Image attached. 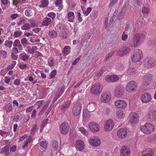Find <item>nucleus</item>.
Returning a JSON list of instances; mask_svg holds the SVG:
<instances>
[{
	"label": "nucleus",
	"instance_id": "obj_1",
	"mask_svg": "<svg viewBox=\"0 0 156 156\" xmlns=\"http://www.w3.org/2000/svg\"><path fill=\"white\" fill-rule=\"evenodd\" d=\"M145 39L144 35L143 34H135L133 37L129 39L127 44L132 47H135L141 43Z\"/></svg>",
	"mask_w": 156,
	"mask_h": 156
},
{
	"label": "nucleus",
	"instance_id": "obj_2",
	"mask_svg": "<svg viewBox=\"0 0 156 156\" xmlns=\"http://www.w3.org/2000/svg\"><path fill=\"white\" fill-rule=\"evenodd\" d=\"M141 130L144 133L149 134L154 130V127L151 124L146 123L140 127Z\"/></svg>",
	"mask_w": 156,
	"mask_h": 156
},
{
	"label": "nucleus",
	"instance_id": "obj_3",
	"mask_svg": "<svg viewBox=\"0 0 156 156\" xmlns=\"http://www.w3.org/2000/svg\"><path fill=\"white\" fill-rule=\"evenodd\" d=\"M137 83L134 81H131L128 83L126 87V90L129 92L134 91L137 88Z\"/></svg>",
	"mask_w": 156,
	"mask_h": 156
},
{
	"label": "nucleus",
	"instance_id": "obj_4",
	"mask_svg": "<svg viewBox=\"0 0 156 156\" xmlns=\"http://www.w3.org/2000/svg\"><path fill=\"white\" fill-rule=\"evenodd\" d=\"M142 52L140 50L135 49L134 52L133 57V61L134 62L139 61L143 57Z\"/></svg>",
	"mask_w": 156,
	"mask_h": 156
},
{
	"label": "nucleus",
	"instance_id": "obj_5",
	"mask_svg": "<svg viewBox=\"0 0 156 156\" xmlns=\"http://www.w3.org/2000/svg\"><path fill=\"white\" fill-rule=\"evenodd\" d=\"M111 98V94L108 91L102 93L101 96V101L105 103L109 102Z\"/></svg>",
	"mask_w": 156,
	"mask_h": 156
},
{
	"label": "nucleus",
	"instance_id": "obj_6",
	"mask_svg": "<svg viewBox=\"0 0 156 156\" xmlns=\"http://www.w3.org/2000/svg\"><path fill=\"white\" fill-rule=\"evenodd\" d=\"M144 65L147 68H151L154 66L155 64V61L151 58H146L144 61Z\"/></svg>",
	"mask_w": 156,
	"mask_h": 156
},
{
	"label": "nucleus",
	"instance_id": "obj_7",
	"mask_svg": "<svg viewBox=\"0 0 156 156\" xmlns=\"http://www.w3.org/2000/svg\"><path fill=\"white\" fill-rule=\"evenodd\" d=\"M82 108V105L79 102L76 103L73 106L72 112L73 114L75 116H78L80 114Z\"/></svg>",
	"mask_w": 156,
	"mask_h": 156
},
{
	"label": "nucleus",
	"instance_id": "obj_8",
	"mask_svg": "<svg viewBox=\"0 0 156 156\" xmlns=\"http://www.w3.org/2000/svg\"><path fill=\"white\" fill-rule=\"evenodd\" d=\"M152 75L150 73H147L144 77L143 80V86H147L151 82L152 78Z\"/></svg>",
	"mask_w": 156,
	"mask_h": 156
},
{
	"label": "nucleus",
	"instance_id": "obj_9",
	"mask_svg": "<svg viewBox=\"0 0 156 156\" xmlns=\"http://www.w3.org/2000/svg\"><path fill=\"white\" fill-rule=\"evenodd\" d=\"M114 125L113 121L112 119H109L106 121L104 126V129L106 131H111Z\"/></svg>",
	"mask_w": 156,
	"mask_h": 156
},
{
	"label": "nucleus",
	"instance_id": "obj_10",
	"mask_svg": "<svg viewBox=\"0 0 156 156\" xmlns=\"http://www.w3.org/2000/svg\"><path fill=\"white\" fill-rule=\"evenodd\" d=\"M139 119V114L132 112L130 114L129 121L131 124L137 123Z\"/></svg>",
	"mask_w": 156,
	"mask_h": 156
},
{
	"label": "nucleus",
	"instance_id": "obj_11",
	"mask_svg": "<svg viewBox=\"0 0 156 156\" xmlns=\"http://www.w3.org/2000/svg\"><path fill=\"white\" fill-rule=\"evenodd\" d=\"M142 101L145 103H147L151 101V97L150 94L146 93L143 94L141 97Z\"/></svg>",
	"mask_w": 156,
	"mask_h": 156
},
{
	"label": "nucleus",
	"instance_id": "obj_12",
	"mask_svg": "<svg viewBox=\"0 0 156 156\" xmlns=\"http://www.w3.org/2000/svg\"><path fill=\"white\" fill-rule=\"evenodd\" d=\"M61 131V133L65 134H67L69 130V124L67 123L64 122L60 126Z\"/></svg>",
	"mask_w": 156,
	"mask_h": 156
},
{
	"label": "nucleus",
	"instance_id": "obj_13",
	"mask_svg": "<svg viewBox=\"0 0 156 156\" xmlns=\"http://www.w3.org/2000/svg\"><path fill=\"white\" fill-rule=\"evenodd\" d=\"M85 145L84 142L82 140H77L76 143L75 147L77 150L81 151L84 149Z\"/></svg>",
	"mask_w": 156,
	"mask_h": 156
},
{
	"label": "nucleus",
	"instance_id": "obj_14",
	"mask_svg": "<svg viewBox=\"0 0 156 156\" xmlns=\"http://www.w3.org/2000/svg\"><path fill=\"white\" fill-rule=\"evenodd\" d=\"M121 156H129L130 155V149L125 146H122L120 151Z\"/></svg>",
	"mask_w": 156,
	"mask_h": 156
},
{
	"label": "nucleus",
	"instance_id": "obj_15",
	"mask_svg": "<svg viewBox=\"0 0 156 156\" xmlns=\"http://www.w3.org/2000/svg\"><path fill=\"white\" fill-rule=\"evenodd\" d=\"M124 93V89L122 86H119L116 87L115 89V96L119 97L122 96Z\"/></svg>",
	"mask_w": 156,
	"mask_h": 156
},
{
	"label": "nucleus",
	"instance_id": "obj_16",
	"mask_svg": "<svg viewBox=\"0 0 156 156\" xmlns=\"http://www.w3.org/2000/svg\"><path fill=\"white\" fill-rule=\"evenodd\" d=\"M117 136L120 138H124L127 136L126 129H121L117 132Z\"/></svg>",
	"mask_w": 156,
	"mask_h": 156
},
{
	"label": "nucleus",
	"instance_id": "obj_17",
	"mask_svg": "<svg viewBox=\"0 0 156 156\" xmlns=\"http://www.w3.org/2000/svg\"><path fill=\"white\" fill-rule=\"evenodd\" d=\"M88 126L90 129L93 132L98 131V123L95 122H92L88 124Z\"/></svg>",
	"mask_w": 156,
	"mask_h": 156
},
{
	"label": "nucleus",
	"instance_id": "obj_18",
	"mask_svg": "<svg viewBox=\"0 0 156 156\" xmlns=\"http://www.w3.org/2000/svg\"><path fill=\"white\" fill-rule=\"evenodd\" d=\"M115 105L118 108H124L126 106V103L123 100H118L115 101Z\"/></svg>",
	"mask_w": 156,
	"mask_h": 156
},
{
	"label": "nucleus",
	"instance_id": "obj_19",
	"mask_svg": "<svg viewBox=\"0 0 156 156\" xmlns=\"http://www.w3.org/2000/svg\"><path fill=\"white\" fill-rule=\"evenodd\" d=\"M37 49V47L36 46H28L27 47L26 50L28 53L32 54L35 52V51Z\"/></svg>",
	"mask_w": 156,
	"mask_h": 156
},
{
	"label": "nucleus",
	"instance_id": "obj_20",
	"mask_svg": "<svg viewBox=\"0 0 156 156\" xmlns=\"http://www.w3.org/2000/svg\"><path fill=\"white\" fill-rule=\"evenodd\" d=\"M153 154V150L150 148L145 150L141 153L142 156H152Z\"/></svg>",
	"mask_w": 156,
	"mask_h": 156
},
{
	"label": "nucleus",
	"instance_id": "obj_21",
	"mask_svg": "<svg viewBox=\"0 0 156 156\" xmlns=\"http://www.w3.org/2000/svg\"><path fill=\"white\" fill-rule=\"evenodd\" d=\"M68 20L70 22H73L75 19L74 14L72 12H69L67 14Z\"/></svg>",
	"mask_w": 156,
	"mask_h": 156
},
{
	"label": "nucleus",
	"instance_id": "obj_22",
	"mask_svg": "<svg viewBox=\"0 0 156 156\" xmlns=\"http://www.w3.org/2000/svg\"><path fill=\"white\" fill-rule=\"evenodd\" d=\"M119 80V77L115 75H113L107 77L106 78V80L108 81H111L112 82L117 81Z\"/></svg>",
	"mask_w": 156,
	"mask_h": 156
},
{
	"label": "nucleus",
	"instance_id": "obj_23",
	"mask_svg": "<svg viewBox=\"0 0 156 156\" xmlns=\"http://www.w3.org/2000/svg\"><path fill=\"white\" fill-rule=\"evenodd\" d=\"M83 122H87L90 120V116L87 114L86 111H83Z\"/></svg>",
	"mask_w": 156,
	"mask_h": 156
},
{
	"label": "nucleus",
	"instance_id": "obj_24",
	"mask_svg": "<svg viewBox=\"0 0 156 156\" xmlns=\"http://www.w3.org/2000/svg\"><path fill=\"white\" fill-rule=\"evenodd\" d=\"M149 118L154 123L156 122V110L152 111L151 114L149 116Z\"/></svg>",
	"mask_w": 156,
	"mask_h": 156
},
{
	"label": "nucleus",
	"instance_id": "obj_25",
	"mask_svg": "<svg viewBox=\"0 0 156 156\" xmlns=\"http://www.w3.org/2000/svg\"><path fill=\"white\" fill-rule=\"evenodd\" d=\"M70 52V47L69 46H65L62 51V53L64 56L68 55Z\"/></svg>",
	"mask_w": 156,
	"mask_h": 156
},
{
	"label": "nucleus",
	"instance_id": "obj_26",
	"mask_svg": "<svg viewBox=\"0 0 156 156\" xmlns=\"http://www.w3.org/2000/svg\"><path fill=\"white\" fill-rule=\"evenodd\" d=\"M126 8L125 7H123L120 12L119 13L117 16V19H121L123 18L125 14Z\"/></svg>",
	"mask_w": 156,
	"mask_h": 156
},
{
	"label": "nucleus",
	"instance_id": "obj_27",
	"mask_svg": "<svg viewBox=\"0 0 156 156\" xmlns=\"http://www.w3.org/2000/svg\"><path fill=\"white\" fill-rule=\"evenodd\" d=\"M33 11L30 8H28L25 11V14L27 17H31L33 15Z\"/></svg>",
	"mask_w": 156,
	"mask_h": 156
},
{
	"label": "nucleus",
	"instance_id": "obj_28",
	"mask_svg": "<svg viewBox=\"0 0 156 156\" xmlns=\"http://www.w3.org/2000/svg\"><path fill=\"white\" fill-rule=\"evenodd\" d=\"M79 130L83 135L87 136L89 135L88 131L86 129L82 127H80L78 128Z\"/></svg>",
	"mask_w": 156,
	"mask_h": 156
},
{
	"label": "nucleus",
	"instance_id": "obj_29",
	"mask_svg": "<svg viewBox=\"0 0 156 156\" xmlns=\"http://www.w3.org/2000/svg\"><path fill=\"white\" fill-rule=\"evenodd\" d=\"M51 18L46 17L44 19L42 24L44 26H48L51 23Z\"/></svg>",
	"mask_w": 156,
	"mask_h": 156
},
{
	"label": "nucleus",
	"instance_id": "obj_30",
	"mask_svg": "<svg viewBox=\"0 0 156 156\" xmlns=\"http://www.w3.org/2000/svg\"><path fill=\"white\" fill-rule=\"evenodd\" d=\"M13 46L18 47L20 51L22 50V46L20 44V41L19 39L16 40L13 42Z\"/></svg>",
	"mask_w": 156,
	"mask_h": 156
},
{
	"label": "nucleus",
	"instance_id": "obj_31",
	"mask_svg": "<svg viewBox=\"0 0 156 156\" xmlns=\"http://www.w3.org/2000/svg\"><path fill=\"white\" fill-rule=\"evenodd\" d=\"M48 65L51 67H52L54 66L55 59L52 57L49 58L48 60Z\"/></svg>",
	"mask_w": 156,
	"mask_h": 156
},
{
	"label": "nucleus",
	"instance_id": "obj_32",
	"mask_svg": "<svg viewBox=\"0 0 156 156\" xmlns=\"http://www.w3.org/2000/svg\"><path fill=\"white\" fill-rule=\"evenodd\" d=\"M55 4L57 6H58V9L61 10L63 7L62 5V0H56L55 2Z\"/></svg>",
	"mask_w": 156,
	"mask_h": 156
},
{
	"label": "nucleus",
	"instance_id": "obj_33",
	"mask_svg": "<svg viewBox=\"0 0 156 156\" xmlns=\"http://www.w3.org/2000/svg\"><path fill=\"white\" fill-rule=\"evenodd\" d=\"M90 144L93 146L97 147L98 146L97 139H91L89 140Z\"/></svg>",
	"mask_w": 156,
	"mask_h": 156
},
{
	"label": "nucleus",
	"instance_id": "obj_34",
	"mask_svg": "<svg viewBox=\"0 0 156 156\" xmlns=\"http://www.w3.org/2000/svg\"><path fill=\"white\" fill-rule=\"evenodd\" d=\"M20 56L21 57L22 60L26 61L27 60L29 57L26 53H24L20 54Z\"/></svg>",
	"mask_w": 156,
	"mask_h": 156
},
{
	"label": "nucleus",
	"instance_id": "obj_35",
	"mask_svg": "<svg viewBox=\"0 0 156 156\" xmlns=\"http://www.w3.org/2000/svg\"><path fill=\"white\" fill-rule=\"evenodd\" d=\"M136 73V70L135 68L132 67L129 68L127 71V73L129 75H134Z\"/></svg>",
	"mask_w": 156,
	"mask_h": 156
},
{
	"label": "nucleus",
	"instance_id": "obj_36",
	"mask_svg": "<svg viewBox=\"0 0 156 156\" xmlns=\"http://www.w3.org/2000/svg\"><path fill=\"white\" fill-rule=\"evenodd\" d=\"M57 32L54 30L50 31L49 33V35L50 37L52 38H55L57 36Z\"/></svg>",
	"mask_w": 156,
	"mask_h": 156
},
{
	"label": "nucleus",
	"instance_id": "obj_37",
	"mask_svg": "<svg viewBox=\"0 0 156 156\" xmlns=\"http://www.w3.org/2000/svg\"><path fill=\"white\" fill-rule=\"evenodd\" d=\"M13 44V42L10 40H6L5 42V45L9 48H10Z\"/></svg>",
	"mask_w": 156,
	"mask_h": 156
},
{
	"label": "nucleus",
	"instance_id": "obj_38",
	"mask_svg": "<svg viewBox=\"0 0 156 156\" xmlns=\"http://www.w3.org/2000/svg\"><path fill=\"white\" fill-rule=\"evenodd\" d=\"M2 151V153H5V155L7 156L10 155L9 151V149L6 147H3L1 150Z\"/></svg>",
	"mask_w": 156,
	"mask_h": 156
},
{
	"label": "nucleus",
	"instance_id": "obj_39",
	"mask_svg": "<svg viewBox=\"0 0 156 156\" xmlns=\"http://www.w3.org/2000/svg\"><path fill=\"white\" fill-rule=\"evenodd\" d=\"M7 54L5 51L1 50L0 51V56L2 59H5L7 57Z\"/></svg>",
	"mask_w": 156,
	"mask_h": 156
},
{
	"label": "nucleus",
	"instance_id": "obj_40",
	"mask_svg": "<svg viewBox=\"0 0 156 156\" xmlns=\"http://www.w3.org/2000/svg\"><path fill=\"white\" fill-rule=\"evenodd\" d=\"M96 103H90L89 105L90 107L89 108L90 111L93 112L94 111L96 108Z\"/></svg>",
	"mask_w": 156,
	"mask_h": 156
},
{
	"label": "nucleus",
	"instance_id": "obj_41",
	"mask_svg": "<svg viewBox=\"0 0 156 156\" xmlns=\"http://www.w3.org/2000/svg\"><path fill=\"white\" fill-rule=\"evenodd\" d=\"M97 86L96 85H92L91 89V91L92 94H97L98 92Z\"/></svg>",
	"mask_w": 156,
	"mask_h": 156
},
{
	"label": "nucleus",
	"instance_id": "obj_42",
	"mask_svg": "<svg viewBox=\"0 0 156 156\" xmlns=\"http://www.w3.org/2000/svg\"><path fill=\"white\" fill-rule=\"evenodd\" d=\"M124 68V66L123 65V64L121 62H119L117 63L116 65L117 69L121 71L123 70Z\"/></svg>",
	"mask_w": 156,
	"mask_h": 156
},
{
	"label": "nucleus",
	"instance_id": "obj_43",
	"mask_svg": "<svg viewBox=\"0 0 156 156\" xmlns=\"http://www.w3.org/2000/svg\"><path fill=\"white\" fill-rule=\"evenodd\" d=\"M123 48L125 55H127L130 51V49L128 47L124 46L123 47Z\"/></svg>",
	"mask_w": 156,
	"mask_h": 156
},
{
	"label": "nucleus",
	"instance_id": "obj_44",
	"mask_svg": "<svg viewBox=\"0 0 156 156\" xmlns=\"http://www.w3.org/2000/svg\"><path fill=\"white\" fill-rule=\"evenodd\" d=\"M49 0H42L40 7L43 8L46 6L48 4Z\"/></svg>",
	"mask_w": 156,
	"mask_h": 156
},
{
	"label": "nucleus",
	"instance_id": "obj_45",
	"mask_svg": "<svg viewBox=\"0 0 156 156\" xmlns=\"http://www.w3.org/2000/svg\"><path fill=\"white\" fill-rule=\"evenodd\" d=\"M1 3L4 5L9 6L11 2L9 0H1Z\"/></svg>",
	"mask_w": 156,
	"mask_h": 156
},
{
	"label": "nucleus",
	"instance_id": "obj_46",
	"mask_svg": "<svg viewBox=\"0 0 156 156\" xmlns=\"http://www.w3.org/2000/svg\"><path fill=\"white\" fill-rule=\"evenodd\" d=\"M84 14L85 16H87L91 11L92 9L91 7H88L86 10L82 9Z\"/></svg>",
	"mask_w": 156,
	"mask_h": 156
},
{
	"label": "nucleus",
	"instance_id": "obj_47",
	"mask_svg": "<svg viewBox=\"0 0 156 156\" xmlns=\"http://www.w3.org/2000/svg\"><path fill=\"white\" fill-rule=\"evenodd\" d=\"M35 35L34 36L30 37V41L32 43H34L36 42H39L40 41V39L38 38H35Z\"/></svg>",
	"mask_w": 156,
	"mask_h": 156
},
{
	"label": "nucleus",
	"instance_id": "obj_48",
	"mask_svg": "<svg viewBox=\"0 0 156 156\" xmlns=\"http://www.w3.org/2000/svg\"><path fill=\"white\" fill-rule=\"evenodd\" d=\"M21 29L23 30H27L30 28V24L28 23H25L21 27Z\"/></svg>",
	"mask_w": 156,
	"mask_h": 156
},
{
	"label": "nucleus",
	"instance_id": "obj_49",
	"mask_svg": "<svg viewBox=\"0 0 156 156\" xmlns=\"http://www.w3.org/2000/svg\"><path fill=\"white\" fill-rule=\"evenodd\" d=\"M22 34V32L20 30L16 31L14 33V35L15 37H19Z\"/></svg>",
	"mask_w": 156,
	"mask_h": 156
},
{
	"label": "nucleus",
	"instance_id": "obj_50",
	"mask_svg": "<svg viewBox=\"0 0 156 156\" xmlns=\"http://www.w3.org/2000/svg\"><path fill=\"white\" fill-rule=\"evenodd\" d=\"M40 145L43 149H46L47 148V142L46 141H42L40 142Z\"/></svg>",
	"mask_w": 156,
	"mask_h": 156
},
{
	"label": "nucleus",
	"instance_id": "obj_51",
	"mask_svg": "<svg viewBox=\"0 0 156 156\" xmlns=\"http://www.w3.org/2000/svg\"><path fill=\"white\" fill-rule=\"evenodd\" d=\"M58 143L56 140H53L52 142V147L55 150H56L58 147Z\"/></svg>",
	"mask_w": 156,
	"mask_h": 156
},
{
	"label": "nucleus",
	"instance_id": "obj_52",
	"mask_svg": "<svg viewBox=\"0 0 156 156\" xmlns=\"http://www.w3.org/2000/svg\"><path fill=\"white\" fill-rule=\"evenodd\" d=\"M19 66L20 69H23L27 67L26 64H24L22 63H20L19 64Z\"/></svg>",
	"mask_w": 156,
	"mask_h": 156
},
{
	"label": "nucleus",
	"instance_id": "obj_53",
	"mask_svg": "<svg viewBox=\"0 0 156 156\" xmlns=\"http://www.w3.org/2000/svg\"><path fill=\"white\" fill-rule=\"evenodd\" d=\"M9 134V132H6L3 130L0 131V135L4 137H6L8 134Z\"/></svg>",
	"mask_w": 156,
	"mask_h": 156
},
{
	"label": "nucleus",
	"instance_id": "obj_54",
	"mask_svg": "<svg viewBox=\"0 0 156 156\" xmlns=\"http://www.w3.org/2000/svg\"><path fill=\"white\" fill-rule=\"evenodd\" d=\"M22 44L23 46H26L28 44V41L26 38H23L21 40Z\"/></svg>",
	"mask_w": 156,
	"mask_h": 156
},
{
	"label": "nucleus",
	"instance_id": "obj_55",
	"mask_svg": "<svg viewBox=\"0 0 156 156\" xmlns=\"http://www.w3.org/2000/svg\"><path fill=\"white\" fill-rule=\"evenodd\" d=\"M57 71L56 70H53L50 73V78L52 79L54 77L56 74Z\"/></svg>",
	"mask_w": 156,
	"mask_h": 156
},
{
	"label": "nucleus",
	"instance_id": "obj_56",
	"mask_svg": "<svg viewBox=\"0 0 156 156\" xmlns=\"http://www.w3.org/2000/svg\"><path fill=\"white\" fill-rule=\"evenodd\" d=\"M149 12V9L148 8L143 7L142 8V12L143 13H148Z\"/></svg>",
	"mask_w": 156,
	"mask_h": 156
},
{
	"label": "nucleus",
	"instance_id": "obj_57",
	"mask_svg": "<svg viewBox=\"0 0 156 156\" xmlns=\"http://www.w3.org/2000/svg\"><path fill=\"white\" fill-rule=\"evenodd\" d=\"M20 80L19 79H16L13 83V84L16 86H18L21 83Z\"/></svg>",
	"mask_w": 156,
	"mask_h": 156
},
{
	"label": "nucleus",
	"instance_id": "obj_58",
	"mask_svg": "<svg viewBox=\"0 0 156 156\" xmlns=\"http://www.w3.org/2000/svg\"><path fill=\"white\" fill-rule=\"evenodd\" d=\"M5 109L7 112H9L12 110V106L10 104H8L6 106Z\"/></svg>",
	"mask_w": 156,
	"mask_h": 156
},
{
	"label": "nucleus",
	"instance_id": "obj_59",
	"mask_svg": "<svg viewBox=\"0 0 156 156\" xmlns=\"http://www.w3.org/2000/svg\"><path fill=\"white\" fill-rule=\"evenodd\" d=\"M128 37V36L126 34L125 32H123L122 35L121 39L122 40L125 41L126 40Z\"/></svg>",
	"mask_w": 156,
	"mask_h": 156
},
{
	"label": "nucleus",
	"instance_id": "obj_60",
	"mask_svg": "<svg viewBox=\"0 0 156 156\" xmlns=\"http://www.w3.org/2000/svg\"><path fill=\"white\" fill-rule=\"evenodd\" d=\"M114 53V51H111L110 53L108 54V55L106 56L105 58V60H106L108 58H111L112 56L113 55Z\"/></svg>",
	"mask_w": 156,
	"mask_h": 156
},
{
	"label": "nucleus",
	"instance_id": "obj_61",
	"mask_svg": "<svg viewBox=\"0 0 156 156\" xmlns=\"http://www.w3.org/2000/svg\"><path fill=\"white\" fill-rule=\"evenodd\" d=\"M48 16L51 18L52 19L55 18L56 16L54 12H51L48 13L47 15Z\"/></svg>",
	"mask_w": 156,
	"mask_h": 156
},
{
	"label": "nucleus",
	"instance_id": "obj_62",
	"mask_svg": "<svg viewBox=\"0 0 156 156\" xmlns=\"http://www.w3.org/2000/svg\"><path fill=\"white\" fill-rule=\"evenodd\" d=\"M118 0H111V2L109 4V7L113 6L117 2Z\"/></svg>",
	"mask_w": 156,
	"mask_h": 156
},
{
	"label": "nucleus",
	"instance_id": "obj_63",
	"mask_svg": "<svg viewBox=\"0 0 156 156\" xmlns=\"http://www.w3.org/2000/svg\"><path fill=\"white\" fill-rule=\"evenodd\" d=\"M147 141L149 142L153 141L155 140V138L154 137L149 136L147 138Z\"/></svg>",
	"mask_w": 156,
	"mask_h": 156
},
{
	"label": "nucleus",
	"instance_id": "obj_64",
	"mask_svg": "<svg viewBox=\"0 0 156 156\" xmlns=\"http://www.w3.org/2000/svg\"><path fill=\"white\" fill-rule=\"evenodd\" d=\"M19 16V14L17 13H14L11 14L10 16V17L12 20L15 19Z\"/></svg>",
	"mask_w": 156,
	"mask_h": 156
}]
</instances>
